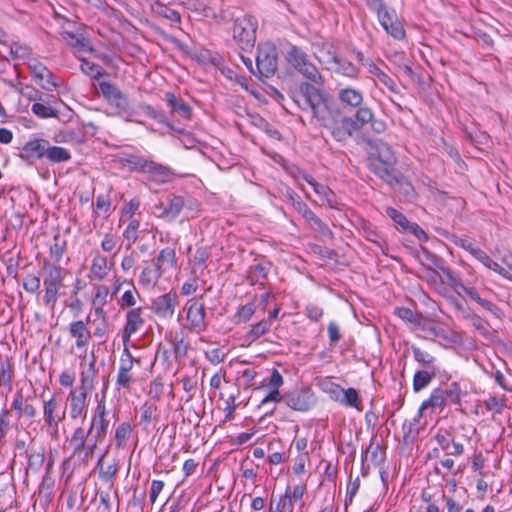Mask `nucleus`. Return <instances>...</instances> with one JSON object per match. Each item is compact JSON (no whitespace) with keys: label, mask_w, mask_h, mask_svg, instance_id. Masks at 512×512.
<instances>
[{"label":"nucleus","mask_w":512,"mask_h":512,"mask_svg":"<svg viewBox=\"0 0 512 512\" xmlns=\"http://www.w3.org/2000/svg\"><path fill=\"white\" fill-rule=\"evenodd\" d=\"M439 372V367H424L422 370H418V390L426 387Z\"/></svg>","instance_id":"57"},{"label":"nucleus","mask_w":512,"mask_h":512,"mask_svg":"<svg viewBox=\"0 0 512 512\" xmlns=\"http://www.w3.org/2000/svg\"><path fill=\"white\" fill-rule=\"evenodd\" d=\"M99 88L103 97L113 106L118 115H130V103L128 97L121 90L110 82H100Z\"/></svg>","instance_id":"12"},{"label":"nucleus","mask_w":512,"mask_h":512,"mask_svg":"<svg viewBox=\"0 0 512 512\" xmlns=\"http://www.w3.org/2000/svg\"><path fill=\"white\" fill-rule=\"evenodd\" d=\"M270 328V319H262L258 323L251 326V329L247 332L246 337L250 341H256L258 338L266 334Z\"/></svg>","instance_id":"48"},{"label":"nucleus","mask_w":512,"mask_h":512,"mask_svg":"<svg viewBox=\"0 0 512 512\" xmlns=\"http://www.w3.org/2000/svg\"><path fill=\"white\" fill-rule=\"evenodd\" d=\"M97 375L96 357L92 353L88 366L80 373L79 385L72 388L67 395L70 419L82 421L86 419L89 406L88 395L95 387Z\"/></svg>","instance_id":"3"},{"label":"nucleus","mask_w":512,"mask_h":512,"mask_svg":"<svg viewBox=\"0 0 512 512\" xmlns=\"http://www.w3.org/2000/svg\"><path fill=\"white\" fill-rule=\"evenodd\" d=\"M162 275L163 273L158 270L155 265L154 267L147 266L143 268L138 282L143 288L152 289L155 287Z\"/></svg>","instance_id":"27"},{"label":"nucleus","mask_w":512,"mask_h":512,"mask_svg":"<svg viewBox=\"0 0 512 512\" xmlns=\"http://www.w3.org/2000/svg\"><path fill=\"white\" fill-rule=\"evenodd\" d=\"M445 403V397H444V392L441 391L440 389H436L432 392L431 396L429 397V399H427L426 401H424L418 412L419 414H423L425 413L428 409H435V408H439V407H442Z\"/></svg>","instance_id":"39"},{"label":"nucleus","mask_w":512,"mask_h":512,"mask_svg":"<svg viewBox=\"0 0 512 512\" xmlns=\"http://www.w3.org/2000/svg\"><path fill=\"white\" fill-rule=\"evenodd\" d=\"M106 454H107V451L100 455V457L98 458V461H97L96 468L98 469L100 480L112 485L114 478L116 477L117 472H118V465L116 462L105 465L104 458H105Z\"/></svg>","instance_id":"24"},{"label":"nucleus","mask_w":512,"mask_h":512,"mask_svg":"<svg viewBox=\"0 0 512 512\" xmlns=\"http://www.w3.org/2000/svg\"><path fill=\"white\" fill-rule=\"evenodd\" d=\"M27 458H28V466L27 469H30L34 472H37L43 466L45 456L43 448H34L31 447L27 450Z\"/></svg>","instance_id":"38"},{"label":"nucleus","mask_w":512,"mask_h":512,"mask_svg":"<svg viewBox=\"0 0 512 512\" xmlns=\"http://www.w3.org/2000/svg\"><path fill=\"white\" fill-rule=\"evenodd\" d=\"M165 100L167 105L171 108L172 113L178 114L185 120L192 119V107L182 99L178 98L174 93L166 92Z\"/></svg>","instance_id":"22"},{"label":"nucleus","mask_w":512,"mask_h":512,"mask_svg":"<svg viewBox=\"0 0 512 512\" xmlns=\"http://www.w3.org/2000/svg\"><path fill=\"white\" fill-rule=\"evenodd\" d=\"M177 258L176 252L174 248L165 247L160 250L154 265L160 270L163 274L176 267Z\"/></svg>","instance_id":"23"},{"label":"nucleus","mask_w":512,"mask_h":512,"mask_svg":"<svg viewBox=\"0 0 512 512\" xmlns=\"http://www.w3.org/2000/svg\"><path fill=\"white\" fill-rule=\"evenodd\" d=\"M288 63L303 77L316 85H323V77L309 56L299 47L291 45L286 54Z\"/></svg>","instance_id":"7"},{"label":"nucleus","mask_w":512,"mask_h":512,"mask_svg":"<svg viewBox=\"0 0 512 512\" xmlns=\"http://www.w3.org/2000/svg\"><path fill=\"white\" fill-rule=\"evenodd\" d=\"M81 71L92 79H100L106 75V71L98 64L81 59Z\"/></svg>","instance_id":"45"},{"label":"nucleus","mask_w":512,"mask_h":512,"mask_svg":"<svg viewBox=\"0 0 512 512\" xmlns=\"http://www.w3.org/2000/svg\"><path fill=\"white\" fill-rule=\"evenodd\" d=\"M156 412V404L151 402H145L140 408V424L143 425L144 428H147L148 425L152 422V420L156 418Z\"/></svg>","instance_id":"51"},{"label":"nucleus","mask_w":512,"mask_h":512,"mask_svg":"<svg viewBox=\"0 0 512 512\" xmlns=\"http://www.w3.org/2000/svg\"><path fill=\"white\" fill-rule=\"evenodd\" d=\"M133 382V377L131 374V371H120L118 370L117 378H116V385L118 389H130L131 383Z\"/></svg>","instance_id":"64"},{"label":"nucleus","mask_w":512,"mask_h":512,"mask_svg":"<svg viewBox=\"0 0 512 512\" xmlns=\"http://www.w3.org/2000/svg\"><path fill=\"white\" fill-rule=\"evenodd\" d=\"M184 204L185 201L182 196L174 194L169 195L166 202L160 204L159 209H161V213L158 216L165 220L172 221L179 216Z\"/></svg>","instance_id":"18"},{"label":"nucleus","mask_w":512,"mask_h":512,"mask_svg":"<svg viewBox=\"0 0 512 512\" xmlns=\"http://www.w3.org/2000/svg\"><path fill=\"white\" fill-rule=\"evenodd\" d=\"M48 142L49 141L45 139H33L28 141L22 147L19 157L25 161L44 158L47 152Z\"/></svg>","instance_id":"17"},{"label":"nucleus","mask_w":512,"mask_h":512,"mask_svg":"<svg viewBox=\"0 0 512 512\" xmlns=\"http://www.w3.org/2000/svg\"><path fill=\"white\" fill-rule=\"evenodd\" d=\"M142 308H132L127 311L125 316V325L122 329V341L124 346L130 343L131 336L139 331L145 324L142 317Z\"/></svg>","instance_id":"15"},{"label":"nucleus","mask_w":512,"mask_h":512,"mask_svg":"<svg viewBox=\"0 0 512 512\" xmlns=\"http://www.w3.org/2000/svg\"><path fill=\"white\" fill-rule=\"evenodd\" d=\"M418 261L420 262L421 267H426L429 265L441 267L442 263V260L430 252L425 246H420L418 249Z\"/></svg>","instance_id":"47"},{"label":"nucleus","mask_w":512,"mask_h":512,"mask_svg":"<svg viewBox=\"0 0 512 512\" xmlns=\"http://www.w3.org/2000/svg\"><path fill=\"white\" fill-rule=\"evenodd\" d=\"M43 428L52 437H56L59 424L65 419L66 412L61 410L60 400L55 396L43 400L42 403Z\"/></svg>","instance_id":"10"},{"label":"nucleus","mask_w":512,"mask_h":512,"mask_svg":"<svg viewBox=\"0 0 512 512\" xmlns=\"http://www.w3.org/2000/svg\"><path fill=\"white\" fill-rule=\"evenodd\" d=\"M373 113L370 108L360 107L355 114V122L359 126V129L372 121Z\"/></svg>","instance_id":"62"},{"label":"nucleus","mask_w":512,"mask_h":512,"mask_svg":"<svg viewBox=\"0 0 512 512\" xmlns=\"http://www.w3.org/2000/svg\"><path fill=\"white\" fill-rule=\"evenodd\" d=\"M368 72L373 76L377 77V79L389 90L393 91L395 87L394 80L386 74L382 69L373 62L368 64Z\"/></svg>","instance_id":"44"},{"label":"nucleus","mask_w":512,"mask_h":512,"mask_svg":"<svg viewBox=\"0 0 512 512\" xmlns=\"http://www.w3.org/2000/svg\"><path fill=\"white\" fill-rule=\"evenodd\" d=\"M416 417L405 419L402 423L398 438L401 439L400 452L411 455L414 443L416 442Z\"/></svg>","instance_id":"16"},{"label":"nucleus","mask_w":512,"mask_h":512,"mask_svg":"<svg viewBox=\"0 0 512 512\" xmlns=\"http://www.w3.org/2000/svg\"><path fill=\"white\" fill-rule=\"evenodd\" d=\"M293 101L303 110L310 109L320 125L338 142L346 141L359 130V126L351 117L346 116L338 108L330 107L320 89L308 82L299 85Z\"/></svg>","instance_id":"1"},{"label":"nucleus","mask_w":512,"mask_h":512,"mask_svg":"<svg viewBox=\"0 0 512 512\" xmlns=\"http://www.w3.org/2000/svg\"><path fill=\"white\" fill-rule=\"evenodd\" d=\"M255 311H256V306L254 303H247V304L241 306L237 310V312L234 316L235 323L239 324V323L248 322L254 315Z\"/></svg>","instance_id":"55"},{"label":"nucleus","mask_w":512,"mask_h":512,"mask_svg":"<svg viewBox=\"0 0 512 512\" xmlns=\"http://www.w3.org/2000/svg\"><path fill=\"white\" fill-rule=\"evenodd\" d=\"M270 270V263L268 262H259L255 265H252L249 268L247 278L250 280L251 284H256L261 280L267 278L268 272Z\"/></svg>","instance_id":"37"},{"label":"nucleus","mask_w":512,"mask_h":512,"mask_svg":"<svg viewBox=\"0 0 512 512\" xmlns=\"http://www.w3.org/2000/svg\"><path fill=\"white\" fill-rule=\"evenodd\" d=\"M376 12L380 24L387 33L398 39L404 36V30L402 26L397 21H394V15L387 10L386 6L382 7Z\"/></svg>","instance_id":"19"},{"label":"nucleus","mask_w":512,"mask_h":512,"mask_svg":"<svg viewBox=\"0 0 512 512\" xmlns=\"http://www.w3.org/2000/svg\"><path fill=\"white\" fill-rule=\"evenodd\" d=\"M108 428V418L91 417L87 430L105 439L108 433Z\"/></svg>","instance_id":"42"},{"label":"nucleus","mask_w":512,"mask_h":512,"mask_svg":"<svg viewBox=\"0 0 512 512\" xmlns=\"http://www.w3.org/2000/svg\"><path fill=\"white\" fill-rule=\"evenodd\" d=\"M389 217L400 226L403 230L409 231L411 234L416 236V225L413 223H410L406 217L399 211H397L394 208H387L386 210Z\"/></svg>","instance_id":"40"},{"label":"nucleus","mask_w":512,"mask_h":512,"mask_svg":"<svg viewBox=\"0 0 512 512\" xmlns=\"http://www.w3.org/2000/svg\"><path fill=\"white\" fill-rule=\"evenodd\" d=\"M139 221L132 219L123 232V237L128 241V247L134 244L138 238Z\"/></svg>","instance_id":"58"},{"label":"nucleus","mask_w":512,"mask_h":512,"mask_svg":"<svg viewBox=\"0 0 512 512\" xmlns=\"http://www.w3.org/2000/svg\"><path fill=\"white\" fill-rule=\"evenodd\" d=\"M29 69L31 71V74H32L33 78L36 81L41 83L42 81L46 80L47 84H50V85H52L54 87L57 86V84L52 81L53 74L42 63L34 62V63L29 65Z\"/></svg>","instance_id":"34"},{"label":"nucleus","mask_w":512,"mask_h":512,"mask_svg":"<svg viewBox=\"0 0 512 512\" xmlns=\"http://www.w3.org/2000/svg\"><path fill=\"white\" fill-rule=\"evenodd\" d=\"M395 315H397L399 318H401L403 321H406L413 327L416 326V315L408 307H396L394 310Z\"/></svg>","instance_id":"63"},{"label":"nucleus","mask_w":512,"mask_h":512,"mask_svg":"<svg viewBox=\"0 0 512 512\" xmlns=\"http://www.w3.org/2000/svg\"><path fill=\"white\" fill-rule=\"evenodd\" d=\"M139 363L140 361L138 359H134L131 352L127 348V346L124 347L122 357L120 359V365L118 370L120 371H131L133 368L134 362Z\"/></svg>","instance_id":"61"},{"label":"nucleus","mask_w":512,"mask_h":512,"mask_svg":"<svg viewBox=\"0 0 512 512\" xmlns=\"http://www.w3.org/2000/svg\"><path fill=\"white\" fill-rule=\"evenodd\" d=\"M69 334L76 340L78 349L86 348L91 339L90 330L82 320L73 321L69 324Z\"/></svg>","instance_id":"20"},{"label":"nucleus","mask_w":512,"mask_h":512,"mask_svg":"<svg viewBox=\"0 0 512 512\" xmlns=\"http://www.w3.org/2000/svg\"><path fill=\"white\" fill-rule=\"evenodd\" d=\"M106 390H107V382L104 383V387L102 390L101 399L97 400V405L91 417H100L107 418V408H106Z\"/></svg>","instance_id":"60"},{"label":"nucleus","mask_w":512,"mask_h":512,"mask_svg":"<svg viewBox=\"0 0 512 512\" xmlns=\"http://www.w3.org/2000/svg\"><path fill=\"white\" fill-rule=\"evenodd\" d=\"M395 164L396 156L387 144H380L377 148V155L369 158L370 170L390 186L399 183V174L395 169Z\"/></svg>","instance_id":"5"},{"label":"nucleus","mask_w":512,"mask_h":512,"mask_svg":"<svg viewBox=\"0 0 512 512\" xmlns=\"http://www.w3.org/2000/svg\"><path fill=\"white\" fill-rule=\"evenodd\" d=\"M339 398L340 399L338 400V403H340L341 405L355 408L358 411L363 410L361 398L359 396L358 391L355 388H343V394H341Z\"/></svg>","instance_id":"30"},{"label":"nucleus","mask_w":512,"mask_h":512,"mask_svg":"<svg viewBox=\"0 0 512 512\" xmlns=\"http://www.w3.org/2000/svg\"><path fill=\"white\" fill-rule=\"evenodd\" d=\"M284 403L295 411L306 412L314 405L315 399L309 389H298L284 394Z\"/></svg>","instance_id":"14"},{"label":"nucleus","mask_w":512,"mask_h":512,"mask_svg":"<svg viewBox=\"0 0 512 512\" xmlns=\"http://www.w3.org/2000/svg\"><path fill=\"white\" fill-rule=\"evenodd\" d=\"M418 278L426 281L430 287L439 293H443L446 286H449L458 296L462 298L468 297L480 304L485 310L492 313H495L497 310V306L491 301L481 298L474 287L464 285L456 275L443 266V262L441 263V267L433 265L421 267L418 269Z\"/></svg>","instance_id":"2"},{"label":"nucleus","mask_w":512,"mask_h":512,"mask_svg":"<svg viewBox=\"0 0 512 512\" xmlns=\"http://www.w3.org/2000/svg\"><path fill=\"white\" fill-rule=\"evenodd\" d=\"M61 36L63 40L67 42L68 45L79 48L81 50L87 49L88 40L83 35L69 31H62Z\"/></svg>","instance_id":"49"},{"label":"nucleus","mask_w":512,"mask_h":512,"mask_svg":"<svg viewBox=\"0 0 512 512\" xmlns=\"http://www.w3.org/2000/svg\"><path fill=\"white\" fill-rule=\"evenodd\" d=\"M440 330L435 321L431 318H423L418 312V337L432 339L438 337Z\"/></svg>","instance_id":"25"},{"label":"nucleus","mask_w":512,"mask_h":512,"mask_svg":"<svg viewBox=\"0 0 512 512\" xmlns=\"http://www.w3.org/2000/svg\"><path fill=\"white\" fill-rule=\"evenodd\" d=\"M170 342L173 346L175 359H181L187 356L189 350V343L185 341L184 337H179L178 334L171 337Z\"/></svg>","instance_id":"52"},{"label":"nucleus","mask_w":512,"mask_h":512,"mask_svg":"<svg viewBox=\"0 0 512 512\" xmlns=\"http://www.w3.org/2000/svg\"><path fill=\"white\" fill-rule=\"evenodd\" d=\"M476 259L481 262L485 267L495 271L506 279L511 280V275L507 272L506 269L501 267L497 262H495L484 250L476 251Z\"/></svg>","instance_id":"33"},{"label":"nucleus","mask_w":512,"mask_h":512,"mask_svg":"<svg viewBox=\"0 0 512 512\" xmlns=\"http://www.w3.org/2000/svg\"><path fill=\"white\" fill-rule=\"evenodd\" d=\"M258 22L251 15L237 17L233 25V40L243 51H249L254 48L256 42V31Z\"/></svg>","instance_id":"8"},{"label":"nucleus","mask_w":512,"mask_h":512,"mask_svg":"<svg viewBox=\"0 0 512 512\" xmlns=\"http://www.w3.org/2000/svg\"><path fill=\"white\" fill-rule=\"evenodd\" d=\"M312 226L316 227L318 231L328 238L333 237V232L329 229L326 223H324L316 214L312 212H306V219Z\"/></svg>","instance_id":"53"},{"label":"nucleus","mask_w":512,"mask_h":512,"mask_svg":"<svg viewBox=\"0 0 512 512\" xmlns=\"http://www.w3.org/2000/svg\"><path fill=\"white\" fill-rule=\"evenodd\" d=\"M132 426L129 422L120 423L116 429L114 434L115 446L118 449H126L128 446V440L132 434Z\"/></svg>","instance_id":"31"},{"label":"nucleus","mask_w":512,"mask_h":512,"mask_svg":"<svg viewBox=\"0 0 512 512\" xmlns=\"http://www.w3.org/2000/svg\"><path fill=\"white\" fill-rule=\"evenodd\" d=\"M43 270L45 271L43 303L53 311L58 301L59 291L63 287V268L60 264L44 261Z\"/></svg>","instance_id":"6"},{"label":"nucleus","mask_w":512,"mask_h":512,"mask_svg":"<svg viewBox=\"0 0 512 512\" xmlns=\"http://www.w3.org/2000/svg\"><path fill=\"white\" fill-rule=\"evenodd\" d=\"M184 310L186 311V328L188 331L196 334L206 331L208 323L203 302L193 298L187 302Z\"/></svg>","instance_id":"11"},{"label":"nucleus","mask_w":512,"mask_h":512,"mask_svg":"<svg viewBox=\"0 0 512 512\" xmlns=\"http://www.w3.org/2000/svg\"><path fill=\"white\" fill-rule=\"evenodd\" d=\"M145 174H148L152 181L157 183H166L170 181L173 172L169 166L157 163L149 159Z\"/></svg>","instance_id":"21"},{"label":"nucleus","mask_w":512,"mask_h":512,"mask_svg":"<svg viewBox=\"0 0 512 512\" xmlns=\"http://www.w3.org/2000/svg\"><path fill=\"white\" fill-rule=\"evenodd\" d=\"M149 159L135 154H124L121 163L132 172L145 173Z\"/></svg>","instance_id":"29"},{"label":"nucleus","mask_w":512,"mask_h":512,"mask_svg":"<svg viewBox=\"0 0 512 512\" xmlns=\"http://www.w3.org/2000/svg\"><path fill=\"white\" fill-rule=\"evenodd\" d=\"M67 248L65 240L61 239L59 235L54 236V243L50 246V257L53 260L52 264H59L63 254Z\"/></svg>","instance_id":"46"},{"label":"nucleus","mask_w":512,"mask_h":512,"mask_svg":"<svg viewBox=\"0 0 512 512\" xmlns=\"http://www.w3.org/2000/svg\"><path fill=\"white\" fill-rule=\"evenodd\" d=\"M278 68V53L276 47L271 43H264L258 46L256 57L257 77L260 80L272 77Z\"/></svg>","instance_id":"9"},{"label":"nucleus","mask_w":512,"mask_h":512,"mask_svg":"<svg viewBox=\"0 0 512 512\" xmlns=\"http://www.w3.org/2000/svg\"><path fill=\"white\" fill-rule=\"evenodd\" d=\"M333 61L337 65L336 72L350 78H356L358 76L359 69L350 61L338 59L337 57H334Z\"/></svg>","instance_id":"50"},{"label":"nucleus","mask_w":512,"mask_h":512,"mask_svg":"<svg viewBox=\"0 0 512 512\" xmlns=\"http://www.w3.org/2000/svg\"><path fill=\"white\" fill-rule=\"evenodd\" d=\"M31 111L39 118H56L58 112L49 104V101H45L42 96L39 97V101L32 104Z\"/></svg>","instance_id":"32"},{"label":"nucleus","mask_w":512,"mask_h":512,"mask_svg":"<svg viewBox=\"0 0 512 512\" xmlns=\"http://www.w3.org/2000/svg\"><path fill=\"white\" fill-rule=\"evenodd\" d=\"M319 386L335 402H338L340 395L343 394V388L330 378L322 379Z\"/></svg>","instance_id":"43"},{"label":"nucleus","mask_w":512,"mask_h":512,"mask_svg":"<svg viewBox=\"0 0 512 512\" xmlns=\"http://www.w3.org/2000/svg\"><path fill=\"white\" fill-rule=\"evenodd\" d=\"M45 157L52 163H62L71 159V153L66 148L60 146H51L48 142Z\"/></svg>","instance_id":"36"},{"label":"nucleus","mask_w":512,"mask_h":512,"mask_svg":"<svg viewBox=\"0 0 512 512\" xmlns=\"http://www.w3.org/2000/svg\"><path fill=\"white\" fill-rule=\"evenodd\" d=\"M41 280L40 277L34 275V274H28L23 279V289L30 293L34 294L40 289Z\"/></svg>","instance_id":"59"},{"label":"nucleus","mask_w":512,"mask_h":512,"mask_svg":"<svg viewBox=\"0 0 512 512\" xmlns=\"http://www.w3.org/2000/svg\"><path fill=\"white\" fill-rule=\"evenodd\" d=\"M179 304V297L176 292L169 291L152 300L150 309L161 319H171L174 316L175 309Z\"/></svg>","instance_id":"13"},{"label":"nucleus","mask_w":512,"mask_h":512,"mask_svg":"<svg viewBox=\"0 0 512 512\" xmlns=\"http://www.w3.org/2000/svg\"><path fill=\"white\" fill-rule=\"evenodd\" d=\"M137 298H140V294L134 284L130 282V288L123 293L121 299L119 300V304L121 308H132L136 304Z\"/></svg>","instance_id":"56"},{"label":"nucleus","mask_w":512,"mask_h":512,"mask_svg":"<svg viewBox=\"0 0 512 512\" xmlns=\"http://www.w3.org/2000/svg\"><path fill=\"white\" fill-rule=\"evenodd\" d=\"M340 101L350 107H358L363 101L362 93L353 88H345L339 91Z\"/></svg>","instance_id":"35"},{"label":"nucleus","mask_w":512,"mask_h":512,"mask_svg":"<svg viewBox=\"0 0 512 512\" xmlns=\"http://www.w3.org/2000/svg\"><path fill=\"white\" fill-rule=\"evenodd\" d=\"M92 277L96 280H103L109 273L107 258L100 253H96L92 259L90 268Z\"/></svg>","instance_id":"28"},{"label":"nucleus","mask_w":512,"mask_h":512,"mask_svg":"<svg viewBox=\"0 0 512 512\" xmlns=\"http://www.w3.org/2000/svg\"><path fill=\"white\" fill-rule=\"evenodd\" d=\"M104 440L83 426L76 427L69 439V445L72 447L71 458L77 459L80 464L87 465L93 458L98 445Z\"/></svg>","instance_id":"4"},{"label":"nucleus","mask_w":512,"mask_h":512,"mask_svg":"<svg viewBox=\"0 0 512 512\" xmlns=\"http://www.w3.org/2000/svg\"><path fill=\"white\" fill-rule=\"evenodd\" d=\"M139 108L148 117H150V118L156 120L157 122L165 125L166 127L170 128L171 130H174V126L168 121V119L165 116L164 112L158 111L154 107H152L151 105L146 104V103L140 104Z\"/></svg>","instance_id":"41"},{"label":"nucleus","mask_w":512,"mask_h":512,"mask_svg":"<svg viewBox=\"0 0 512 512\" xmlns=\"http://www.w3.org/2000/svg\"><path fill=\"white\" fill-rule=\"evenodd\" d=\"M370 454L371 461L374 465H380L385 460V450L378 443H374L372 440L368 448L366 449L365 456Z\"/></svg>","instance_id":"54"},{"label":"nucleus","mask_w":512,"mask_h":512,"mask_svg":"<svg viewBox=\"0 0 512 512\" xmlns=\"http://www.w3.org/2000/svg\"><path fill=\"white\" fill-rule=\"evenodd\" d=\"M14 378V365L8 357L0 358V387H4L8 392L12 391V382Z\"/></svg>","instance_id":"26"}]
</instances>
